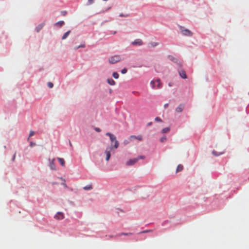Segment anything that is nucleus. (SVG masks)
<instances>
[{
  "mask_svg": "<svg viewBox=\"0 0 249 249\" xmlns=\"http://www.w3.org/2000/svg\"><path fill=\"white\" fill-rule=\"evenodd\" d=\"M69 143H70V146H71V147H72V144H71V141H69Z\"/></svg>",
  "mask_w": 249,
  "mask_h": 249,
  "instance_id": "ea45409f",
  "label": "nucleus"
},
{
  "mask_svg": "<svg viewBox=\"0 0 249 249\" xmlns=\"http://www.w3.org/2000/svg\"><path fill=\"white\" fill-rule=\"evenodd\" d=\"M184 107V106L183 104H180L178 106V107L176 108V111L177 112H181Z\"/></svg>",
  "mask_w": 249,
  "mask_h": 249,
  "instance_id": "6e6552de",
  "label": "nucleus"
},
{
  "mask_svg": "<svg viewBox=\"0 0 249 249\" xmlns=\"http://www.w3.org/2000/svg\"><path fill=\"white\" fill-rule=\"evenodd\" d=\"M169 131H170V128L169 127H166V128H163L161 130V132L162 133H168V132H169Z\"/></svg>",
  "mask_w": 249,
  "mask_h": 249,
  "instance_id": "dca6fc26",
  "label": "nucleus"
},
{
  "mask_svg": "<svg viewBox=\"0 0 249 249\" xmlns=\"http://www.w3.org/2000/svg\"><path fill=\"white\" fill-rule=\"evenodd\" d=\"M54 159H53L50 162V167L51 168V169L52 170H56V167L54 164Z\"/></svg>",
  "mask_w": 249,
  "mask_h": 249,
  "instance_id": "9d476101",
  "label": "nucleus"
},
{
  "mask_svg": "<svg viewBox=\"0 0 249 249\" xmlns=\"http://www.w3.org/2000/svg\"><path fill=\"white\" fill-rule=\"evenodd\" d=\"M16 153L14 154V156H13V159H12V160L14 161L15 159V157H16Z\"/></svg>",
  "mask_w": 249,
  "mask_h": 249,
  "instance_id": "e433bc0d",
  "label": "nucleus"
},
{
  "mask_svg": "<svg viewBox=\"0 0 249 249\" xmlns=\"http://www.w3.org/2000/svg\"><path fill=\"white\" fill-rule=\"evenodd\" d=\"M65 218L64 214L62 212H57L54 215V218L57 220H62Z\"/></svg>",
  "mask_w": 249,
  "mask_h": 249,
  "instance_id": "39448f33",
  "label": "nucleus"
},
{
  "mask_svg": "<svg viewBox=\"0 0 249 249\" xmlns=\"http://www.w3.org/2000/svg\"><path fill=\"white\" fill-rule=\"evenodd\" d=\"M157 81L158 82V84L157 85V87L158 89H160L161 87V83L160 82V81L159 79H157Z\"/></svg>",
  "mask_w": 249,
  "mask_h": 249,
  "instance_id": "4be33fe9",
  "label": "nucleus"
},
{
  "mask_svg": "<svg viewBox=\"0 0 249 249\" xmlns=\"http://www.w3.org/2000/svg\"><path fill=\"white\" fill-rule=\"evenodd\" d=\"M61 179L63 180L64 181L63 182H62L61 183V184L65 188H68V186L67 185V184H66L65 183V180L64 179H63L62 178H60Z\"/></svg>",
  "mask_w": 249,
  "mask_h": 249,
  "instance_id": "412c9836",
  "label": "nucleus"
},
{
  "mask_svg": "<svg viewBox=\"0 0 249 249\" xmlns=\"http://www.w3.org/2000/svg\"><path fill=\"white\" fill-rule=\"evenodd\" d=\"M36 145V143L33 142H30V146L31 147H33Z\"/></svg>",
  "mask_w": 249,
  "mask_h": 249,
  "instance_id": "7c9ffc66",
  "label": "nucleus"
},
{
  "mask_svg": "<svg viewBox=\"0 0 249 249\" xmlns=\"http://www.w3.org/2000/svg\"><path fill=\"white\" fill-rule=\"evenodd\" d=\"M129 234H131V233H122L121 234V235H129Z\"/></svg>",
  "mask_w": 249,
  "mask_h": 249,
  "instance_id": "c9c22d12",
  "label": "nucleus"
},
{
  "mask_svg": "<svg viewBox=\"0 0 249 249\" xmlns=\"http://www.w3.org/2000/svg\"><path fill=\"white\" fill-rule=\"evenodd\" d=\"M152 124V122H149V123H147V126H150V125H151Z\"/></svg>",
  "mask_w": 249,
  "mask_h": 249,
  "instance_id": "58836bf2",
  "label": "nucleus"
},
{
  "mask_svg": "<svg viewBox=\"0 0 249 249\" xmlns=\"http://www.w3.org/2000/svg\"><path fill=\"white\" fill-rule=\"evenodd\" d=\"M70 33H71V31H69L67 32L66 33H65L64 34V35L63 36L62 39L63 40L65 39L68 37V36L69 35Z\"/></svg>",
  "mask_w": 249,
  "mask_h": 249,
  "instance_id": "4468645a",
  "label": "nucleus"
},
{
  "mask_svg": "<svg viewBox=\"0 0 249 249\" xmlns=\"http://www.w3.org/2000/svg\"><path fill=\"white\" fill-rule=\"evenodd\" d=\"M142 156H139L138 158H134L133 159H130L126 163V165L127 166H131L136 163L140 159H143Z\"/></svg>",
  "mask_w": 249,
  "mask_h": 249,
  "instance_id": "f03ea898",
  "label": "nucleus"
},
{
  "mask_svg": "<svg viewBox=\"0 0 249 249\" xmlns=\"http://www.w3.org/2000/svg\"><path fill=\"white\" fill-rule=\"evenodd\" d=\"M157 45H158V43H150V46L154 47L156 46Z\"/></svg>",
  "mask_w": 249,
  "mask_h": 249,
  "instance_id": "c85d7f7f",
  "label": "nucleus"
},
{
  "mask_svg": "<svg viewBox=\"0 0 249 249\" xmlns=\"http://www.w3.org/2000/svg\"><path fill=\"white\" fill-rule=\"evenodd\" d=\"M166 140V137L165 136H163L160 139V142H163Z\"/></svg>",
  "mask_w": 249,
  "mask_h": 249,
  "instance_id": "b1692460",
  "label": "nucleus"
},
{
  "mask_svg": "<svg viewBox=\"0 0 249 249\" xmlns=\"http://www.w3.org/2000/svg\"><path fill=\"white\" fill-rule=\"evenodd\" d=\"M151 231H142V233H146V232H150Z\"/></svg>",
  "mask_w": 249,
  "mask_h": 249,
  "instance_id": "4c0bfd02",
  "label": "nucleus"
},
{
  "mask_svg": "<svg viewBox=\"0 0 249 249\" xmlns=\"http://www.w3.org/2000/svg\"><path fill=\"white\" fill-rule=\"evenodd\" d=\"M48 86L50 88H52L53 86V85L52 82H49V83H48Z\"/></svg>",
  "mask_w": 249,
  "mask_h": 249,
  "instance_id": "a878e982",
  "label": "nucleus"
},
{
  "mask_svg": "<svg viewBox=\"0 0 249 249\" xmlns=\"http://www.w3.org/2000/svg\"><path fill=\"white\" fill-rule=\"evenodd\" d=\"M64 24V22L63 21H59L56 23V25H57L59 27H61Z\"/></svg>",
  "mask_w": 249,
  "mask_h": 249,
  "instance_id": "f3484780",
  "label": "nucleus"
},
{
  "mask_svg": "<svg viewBox=\"0 0 249 249\" xmlns=\"http://www.w3.org/2000/svg\"><path fill=\"white\" fill-rule=\"evenodd\" d=\"M169 86H171V84H169Z\"/></svg>",
  "mask_w": 249,
  "mask_h": 249,
  "instance_id": "79ce46f5",
  "label": "nucleus"
},
{
  "mask_svg": "<svg viewBox=\"0 0 249 249\" xmlns=\"http://www.w3.org/2000/svg\"><path fill=\"white\" fill-rule=\"evenodd\" d=\"M58 160L59 161V163H60V164L62 166H65V160L63 159L60 158H58Z\"/></svg>",
  "mask_w": 249,
  "mask_h": 249,
  "instance_id": "f8f14e48",
  "label": "nucleus"
},
{
  "mask_svg": "<svg viewBox=\"0 0 249 249\" xmlns=\"http://www.w3.org/2000/svg\"><path fill=\"white\" fill-rule=\"evenodd\" d=\"M85 45L84 44H81V45H79L78 46L74 47V49L75 50H76L80 48H85Z\"/></svg>",
  "mask_w": 249,
  "mask_h": 249,
  "instance_id": "6ab92c4d",
  "label": "nucleus"
},
{
  "mask_svg": "<svg viewBox=\"0 0 249 249\" xmlns=\"http://www.w3.org/2000/svg\"><path fill=\"white\" fill-rule=\"evenodd\" d=\"M132 44L133 45H138V46H141L143 44V42L140 39H137L136 40H135L132 43Z\"/></svg>",
  "mask_w": 249,
  "mask_h": 249,
  "instance_id": "423d86ee",
  "label": "nucleus"
},
{
  "mask_svg": "<svg viewBox=\"0 0 249 249\" xmlns=\"http://www.w3.org/2000/svg\"><path fill=\"white\" fill-rule=\"evenodd\" d=\"M183 166L181 164H179L177 168L176 172L178 173L181 171L183 170Z\"/></svg>",
  "mask_w": 249,
  "mask_h": 249,
  "instance_id": "ddd939ff",
  "label": "nucleus"
},
{
  "mask_svg": "<svg viewBox=\"0 0 249 249\" xmlns=\"http://www.w3.org/2000/svg\"><path fill=\"white\" fill-rule=\"evenodd\" d=\"M95 130L98 132H100L101 131V129L99 128L96 127L95 128Z\"/></svg>",
  "mask_w": 249,
  "mask_h": 249,
  "instance_id": "473e14b6",
  "label": "nucleus"
},
{
  "mask_svg": "<svg viewBox=\"0 0 249 249\" xmlns=\"http://www.w3.org/2000/svg\"><path fill=\"white\" fill-rule=\"evenodd\" d=\"M107 81V83L108 84L112 85V86L115 85L116 84V82H115V81L111 78L108 79Z\"/></svg>",
  "mask_w": 249,
  "mask_h": 249,
  "instance_id": "9b49d317",
  "label": "nucleus"
},
{
  "mask_svg": "<svg viewBox=\"0 0 249 249\" xmlns=\"http://www.w3.org/2000/svg\"><path fill=\"white\" fill-rule=\"evenodd\" d=\"M129 141H128V140H125L124 141V144H125V145H126V144H128V143H129Z\"/></svg>",
  "mask_w": 249,
  "mask_h": 249,
  "instance_id": "2f4dec72",
  "label": "nucleus"
},
{
  "mask_svg": "<svg viewBox=\"0 0 249 249\" xmlns=\"http://www.w3.org/2000/svg\"><path fill=\"white\" fill-rule=\"evenodd\" d=\"M213 154L214 155H215V156H219V155H220L222 154V153H219V154H217L216 153V152H215V151H213Z\"/></svg>",
  "mask_w": 249,
  "mask_h": 249,
  "instance_id": "c756f323",
  "label": "nucleus"
},
{
  "mask_svg": "<svg viewBox=\"0 0 249 249\" xmlns=\"http://www.w3.org/2000/svg\"><path fill=\"white\" fill-rule=\"evenodd\" d=\"M121 59L120 55H114L109 58V62L110 64H114L120 61Z\"/></svg>",
  "mask_w": 249,
  "mask_h": 249,
  "instance_id": "7ed1b4c3",
  "label": "nucleus"
},
{
  "mask_svg": "<svg viewBox=\"0 0 249 249\" xmlns=\"http://www.w3.org/2000/svg\"><path fill=\"white\" fill-rule=\"evenodd\" d=\"M35 134V132L34 131H30L29 137L28 138V141L29 140L30 137L33 136Z\"/></svg>",
  "mask_w": 249,
  "mask_h": 249,
  "instance_id": "5701e85b",
  "label": "nucleus"
},
{
  "mask_svg": "<svg viewBox=\"0 0 249 249\" xmlns=\"http://www.w3.org/2000/svg\"><path fill=\"white\" fill-rule=\"evenodd\" d=\"M83 189L85 190H90L92 189V186L91 185H88L84 187Z\"/></svg>",
  "mask_w": 249,
  "mask_h": 249,
  "instance_id": "2eb2a0df",
  "label": "nucleus"
},
{
  "mask_svg": "<svg viewBox=\"0 0 249 249\" xmlns=\"http://www.w3.org/2000/svg\"><path fill=\"white\" fill-rule=\"evenodd\" d=\"M168 106H169V104L168 103H166V104H164V107L165 108H167L168 107Z\"/></svg>",
  "mask_w": 249,
  "mask_h": 249,
  "instance_id": "f704fd0d",
  "label": "nucleus"
},
{
  "mask_svg": "<svg viewBox=\"0 0 249 249\" xmlns=\"http://www.w3.org/2000/svg\"><path fill=\"white\" fill-rule=\"evenodd\" d=\"M112 76L115 79H118L119 78V74L116 72H113L112 74Z\"/></svg>",
  "mask_w": 249,
  "mask_h": 249,
  "instance_id": "aec40b11",
  "label": "nucleus"
},
{
  "mask_svg": "<svg viewBox=\"0 0 249 249\" xmlns=\"http://www.w3.org/2000/svg\"><path fill=\"white\" fill-rule=\"evenodd\" d=\"M127 69H125V68H124V69H123V70H122L121 72H122V73H123V74H125V73H126V72H127Z\"/></svg>",
  "mask_w": 249,
  "mask_h": 249,
  "instance_id": "bb28decb",
  "label": "nucleus"
},
{
  "mask_svg": "<svg viewBox=\"0 0 249 249\" xmlns=\"http://www.w3.org/2000/svg\"><path fill=\"white\" fill-rule=\"evenodd\" d=\"M106 135L109 137L110 140L112 143H114L113 145H111V146L107 147L105 151V153L106 155V160L107 161H108L110 158L111 151L113 149H116L118 148L119 146V143L118 141L117 140L116 137L114 135L109 132H107L106 133Z\"/></svg>",
  "mask_w": 249,
  "mask_h": 249,
  "instance_id": "f257e3e1",
  "label": "nucleus"
},
{
  "mask_svg": "<svg viewBox=\"0 0 249 249\" xmlns=\"http://www.w3.org/2000/svg\"><path fill=\"white\" fill-rule=\"evenodd\" d=\"M129 139L130 141H132L134 139H137V140L141 141L142 140V137L141 136H136L134 135H131L129 137Z\"/></svg>",
  "mask_w": 249,
  "mask_h": 249,
  "instance_id": "0eeeda50",
  "label": "nucleus"
},
{
  "mask_svg": "<svg viewBox=\"0 0 249 249\" xmlns=\"http://www.w3.org/2000/svg\"><path fill=\"white\" fill-rule=\"evenodd\" d=\"M178 73H179V74L180 75V76L183 78V79H186L187 78V76H186V73H185V71L183 70H179L178 71Z\"/></svg>",
  "mask_w": 249,
  "mask_h": 249,
  "instance_id": "1a4fd4ad",
  "label": "nucleus"
},
{
  "mask_svg": "<svg viewBox=\"0 0 249 249\" xmlns=\"http://www.w3.org/2000/svg\"><path fill=\"white\" fill-rule=\"evenodd\" d=\"M155 121H157V122H161L162 121L161 119L159 117H156L155 119Z\"/></svg>",
  "mask_w": 249,
  "mask_h": 249,
  "instance_id": "cd10ccee",
  "label": "nucleus"
},
{
  "mask_svg": "<svg viewBox=\"0 0 249 249\" xmlns=\"http://www.w3.org/2000/svg\"><path fill=\"white\" fill-rule=\"evenodd\" d=\"M150 84L152 86V88L153 89H154L155 88V81L154 80H152L151 82H150Z\"/></svg>",
  "mask_w": 249,
  "mask_h": 249,
  "instance_id": "393cba45",
  "label": "nucleus"
},
{
  "mask_svg": "<svg viewBox=\"0 0 249 249\" xmlns=\"http://www.w3.org/2000/svg\"><path fill=\"white\" fill-rule=\"evenodd\" d=\"M180 30L183 35L190 36H193V33L190 30L185 29L183 27L180 26Z\"/></svg>",
  "mask_w": 249,
  "mask_h": 249,
  "instance_id": "20e7f679",
  "label": "nucleus"
},
{
  "mask_svg": "<svg viewBox=\"0 0 249 249\" xmlns=\"http://www.w3.org/2000/svg\"><path fill=\"white\" fill-rule=\"evenodd\" d=\"M94 0H88V2L89 4H92Z\"/></svg>",
  "mask_w": 249,
  "mask_h": 249,
  "instance_id": "72a5a7b5",
  "label": "nucleus"
},
{
  "mask_svg": "<svg viewBox=\"0 0 249 249\" xmlns=\"http://www.w3.org/2000/svg\"><path fill=\"white\" fill-rule=\"evenodd\" d=\"M120 17H124V16L123 14H121L120 15Z\"/></svg>",
  "mask_w": 249,
  "mask_h": 249,
  "instance_id": "a19ab883",
  "label": "nucleus"
},
{
  "mask_svg": "<svg viewBox=\"0 0 249 249\" xmlns=\"http://www.w3.org/2000/svg\"><path fill=\"white\" fill-rule=\"evenodd\" d=\"M43 27V25L42 24L39 25L36 28V32H38Z\"/></svg>",
  "mask_w": 249,
  "mask_h": 249,
  "instance_id": "a211bd4d",
  "label": "nucleus"
}]
</instances>
